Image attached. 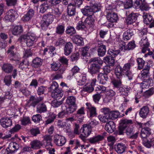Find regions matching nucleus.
I'll list each match as a JSON object with an SVG mask.
<instances>
[{"instance_id": "obj_30", "label": "nucleus", "mask_w": 154, "mask_h": 154, "mask_svg": "<svg viewBox=\"0 0 154 154\" xmlns=\"http://www.w3.org/2000/svg\"><path fill=\"white\" fill-rule=\"evenodd\" d=\"M43 60L38 57L33 59L32 61L31 65L32 67L37 68L40 67L42 64Z\"/></svg>"}, {"instance_id": "obj_19", "label": "nucleus", "mask_w": 154, "mask_h": 154, "mask_svg": "<svg viewBox=\"0 0 154 154\" xmlns=\"http://www.w3.org/2000/svg\"><path fill=\"white\" fill-rule=\"evenodd\" d=\"M82 126V128L80 129V132L82 133L81 135L84 137H87L91 134L92 129L87 124L83 125Z\"/></svg>"}, {"instance_id": "obj_39", "label": "nucleus", "mask_w": 154, "mask_h": 154, "mask_svg": "<svg viewBox=\"0 0 154 154\" xmlns=\"http://www.w3.org/2000/svg\"><path fill=\"white\" fill-rule=\"evenodd\" d=\"M98 55L99 57H103L104 56L106 51V46L102 44L98 46L97 49Z\"/></svg>"}, {"instance_id": "obj_63", "label": "nucleus", "mask_w": 154, "mask_h": 154, "mask_svg": "<svg viewBox=\"0 0 154 154\" xmlns=\"http://www.w3.org/2000/svg\"><path fill=\"white\" fill-rule=\"evenodd\" d=\"M150 67L147 66L141 71V75L142 77L145 78L149 75Z\"/></svg>"}, {"instance_id": "obj_49", "label": "nucleus", "mask_w": 154, "mask_h": 154, "mask_svg": "<svg viewBox=\"0 0 154 154\" xmlns=\"http://www.w3.org/2000/svg\"><path fill=\"white\" fill-rule=\"evenodd\" d=\"M59 97H56L55 98H54L51 102L52 105L55 107H57L59 106L63 103L62 100H59L60 98H58Z\"/></svg>"}, {"instance_id": "obj_57", "label": "nucleus", "mask_w": 154, "mask_h": 154, "mask_svg": "<svg viewBox=\"0 0 154 154\" xmlns=\"http://www.w3.org/2000/svg\"><path fill=\"white\" fill-rule=\"evenodd\" d=\"M51 13L55 18L60 17L61 13L60 11L59 8H57L52 9Z\"/></svg>"}, {"instance_id": "obj_61", "label": "nucleus", "mask_w": 154, "mask_h": 154, "mask_svg": "<svg viewBox=\"0 0 154 154\" xmlns=\"http://www.w3.org/2000/svg\"><path fill=\"white\" fill-rule=\"evenodd\" d=\"M142 88H145V86H151L153 85V81L152 79L151 78H149L146 81H144L142 83Z\"/></svg>"}, {"instance_id": "obj_9", "label": "nucleus", "mask_w": 154, "mask_h": 154, "mask_svg": "<svg viewBox=\"0 0 154 154\" xmlns=\"http://www.w3.org/2000/svg\"><path fill=\"white\" fill-rule=\"evenodd\" d=\"M78 85L82 86L85 84L88 79L86 74L79 73L75 76Z\"/></svg>"}, {"instance_id": "obj_55", "label": "nucleus", "mask_w": 154, "mask_h": 154, "mask_svg": "<svg viewBox=\"0 0 154 154\" xmlns=\"http://www.w3.org/2000/svg\"><path fill=\"white\" fill-rule=\"evenodd\" d=\"M47 110L46 105L44 103L39 104L37 107V111L38 113H42L46 111Z\"/></svg>"}, {"instance_id": "obj_14", "label": "nucleus", "mask_w": 154, "mask_h": 154, "mask_svg": "<svg viewBox=\"0 0 154 154\" xmlns=\"http://www.w3.org/2000/svg\"><path fill=\"white\" fill-rule=\"evenodd\" d=\"M96 81V79H91L90 82H87L84 86V90L89 93L92 92L94 90V87Z\"/></svg>"}, {"instance_id": "obj_18", "label": "nucleus", "mask_w": 154, "mask_h": 154, "mask_svg": "<svg viewBox=\"0 0 154 154\" xmlns=\"http://www.w3.org/2000/svg\"><path fill=\"white\" fill-rule=\"evenodd\" d=\"M95 21V16H89L85 19L84 22L87 28L93 29L94 27Z\"/></svg>"}, {"instance_id": "obj_35", "label": "nucleus", "mask_w": 154, "mask_h": 154, "mask_svg": "<svg viewBox=\"0 0 154 154\" xmlns=\"http://www.w3.org/2000/svg\"><path fill=\"white\" fill-rule=\"evenodd\" d=\"M13 66L10 63H6L3 64L2 67V70L7 73L11 72L13 69Z\"/></svg>"}, {"instance_id": "obj_7", "label": "nucleus", "mask_w": 154, "mask_h": 154, "mask_svg": "<svg viewBox=\"0 0 154 154\" xmlns=\"http://www.w3.org/2000/svg\"><path fill=\"white\" fill-rule=\"evenodd\" d=\"M125 123L126 124V130L125 133L131 139H136L138 137V133L137 132L134 133L135 131L134 130V129L132 124L133 123V122L132 120V122L130 123Z\"/></svg>"}, {"instance_id": "obj_48", "label": "nucleus", "mask_w": 154, "mask_h": 154, "mask_svg": "<svg viewBox=\"0 0 154 154\" xmlns=\"http://www.w3.org/2000/svg\"><path fill=\"white\" fill-rule=\"evenodd\" d=\"M64 91L61 88H59V87L54 91H53L51 93V96H63V94Z\"/></svg>"}, {"instance_id": "obj_36", "label": "nucleus", "mask_w": 154, "mask_h": 154, "mask_svg": "<svg viewBox=\"0 0 154 154\" xmlns=\"http://www.w3.org/2000/svg\"><path fill=\"white\" fill-rule=\"evenodd\" d=\"M57 115L53 112H50L49 113L48 117H46L47 119L45 121V124L48 125L53 122L56 118Z\"/></svg>"}, {"instance_id": "obj_11", "label": "nucleus", "mask_w": 154, "mask_h": 154, "mask_svg": "<svg viewBox=\"0 0 154 154\" xmlns=\"http://www.w3.org/2000/svg\"><path fill=\"white\" fill-rule=\"evenodd\" d=\"M143 21L146 24H149V28L150 29L154 27V19L153 17L150 14L147 13H143Z\"/></svg>"}, {"instance_id": "obj_13", "label": "nucleus", "mask_w": 154, "mask_h": 154, "mask_svg": "<svg viewBox=\"0 0 154 154\" xmlns=\"http://www.w3.org/2000/svg\"><path fill=\"white\" fill-rule=\"evenodd\" d=\"M136 45L134 41L129 42L128 44L125 45V43L124 42L120 46L119 48L121 51H129L133 50L135 48Z\"/></svg>"}, {"instance_id": "obj_12", "label": "nucleus", "mask_w": 154, "mask_h": 154, "mask_svg": "<svg viewBox=\"0 0 154 154\" xmlns=\"http://www.w3.org/2000/svg\"><path fill=\"white\" fill-rule=\"evenodd\" d=\"M103 112L104 113V115L102 116H99V119L100 121L103 123H105L107 122L110 119V114L111 111L110 109L107 108H104L103 109Z\"/></svg>"}, {"instance_id": "obj_3", "label": "nucleus", "mask_w": 154, "mask_h": 154, "mask_svg": "<svg viewBox=\"0 0 154 154\" xmlns=\"http://www.w3.org/2000/svg\"><path fill=\"white\" fill-rule=\"evenodd\" d=\"M89 6H86L81 9V12L84 15L89 16H95L94 14L101 10V8L97 3L90 2Z\"/></svg>"}, {"instance_id": "obj_17", "label": "nucleus", "mask_w": 154, "mask_h": 154, "mask_svg": "<svg viewBox=\"0 0 154 154\" xmlns=\"http://www.w3.org/2000/svg\"><path fill=\"white\" fill-rule=\"evenodd\" d=\"M1 125L5 128H6L11 126L12 121L10 118L4 117L2 118L0 120Z\"/></svg>"}, {"instance_id": "obj_10", "label": "nucleus", "mask_w": 154, "mask_h": 154, "mask_svg": "<svg viewBox=\"0 0 154 154\" xmlns=\"http://www.w3.org/2000/svg\"><path fill=\"white\" fill-rule=\"evenodd\" d=\"M54 143L57 146H62L66 142L65 138L62 135L58 134L55 135L53 138Z\"/></svg>"}, {"instance_id": "obj_25", "label": "nucleus", "mask_w": 154, "mask_h": 154, "mask_svg": "<svg viewBox=\"0 0 154 154\" xmlns=\"http://www.w3.org/2000/svg\"><path fill=\"white\" fill-rule=\"evenodd\" d=\"M135 30L133 29H127L123 35V38L125 41L129 40L131 37L134 34Z\"/></svg>"}, {"instance_id": "obj_16", "label": "nucleus", "mask_w": 154, "mask_h": 154, "mask_svg": "<svg viewBox=\"0 0 154 154\" xmlns=\"http://www.w3.org/2000/svg\"><path fill=\"white\" fill-rule=\"evenodd\" d=\"M140 46L142 47V53H145L147 50L150 51V49L148 48L149 45V43L148 42L147 37H144V38H142L140 42Z\"/></svg>"}, {"instance_id": "obj_53", "label": "nucleus", "mask_w": 154, "mask_h": 154, "mask_svg": "<svg viewBox=\"0 0 154 154\" xmlns=\"http://www.w3.org/2000/svg\"><path fill=\"white\" fill-rule=\"evenodd\" d=\"M117 10L116 6L113 4L109 5L106 8V11L107 14L115 12Z\"/></svg>"}, {"instance_id": "obj_24", "label": "nucleus", "mask_w": 154, "mask_h": 154, "mask_svg": "<svg viewBox=\"0 0 154 154\" xmlns=\"http://www.w3.org/2000/svg\"><path fill=\"white\" fill-rule=\"evenodd\" d=\"M34 10L32 8L29 9L27 13L22 18L23 20L24 21H28L30 20L34 15Z\"/></svg>"}, {"instance_id": "obj_58", "label": "nucleus", "mask_w": 154, "mask_h": 154, "mask_svg": "<svg viewBox=\"0 0 154 154\" xmlns=\"http://www.w3.org/2000/svg\"><path fill=\"white\" fill-rule=\"evenodd\" d=\"M87 27L85 22L82 21H79L77 24L76 28L77 30H82Z\"/></svg>"}, {"instance_id": "obj_38", "label": "nucleus", "mask_w": 154, "mask_h": 154, "mask_svg": "<svg viewBox=\"0 0 154 154\" xmlns=\"http://www.w3.org/2000/svg\"><path fill=\"white\" fill-rule=\"evenodd\" d=\"M126 148L125 144L123 143H120L116 146L115 149L118 153L121 154L125 152Z\"/></svg>"}, {"instance_id": "obj_52", "label": "nucleus", "mask_w": 154, "mask_h": 154, "mask_svg": "<svg viewBox=\"0 0 154 154\" xmlns=\"http://www.w3.org/2000/svg\"><path fill=\"white\" fill-rule=\"evenodd\" d=\"M119 90L122 95L125 96H127L130 94L131 89L130 87L124 88H120Z\"/></svg>"}, {"instance_id": "obj_56", "label": "nucleus", "mask_w": 154, "mask_h": 154, "mask_svg": "<svg viewBox=\"0 0 154 154\" xmlns=\"http://www.w3.org/2000/svg\"><path fill=\"white\" fill-rule=\"evenodd\" d=\"M44 140L46 143L47 146H51V147L52 146L51 144V140L52 139V136L50 135H45L43 137Z\"/></svg>"}, {"instance_id": "obj_62", "label": "nucleus", "mask_w": 154, "mask_h": 154, "mask_svg": "<svg viewBox=\"0 0 154 154\" xmlns=\"http://www.w3.org/2000/svg\"><path fill=\"white\" fill-rule=\"evenodd\" d=\"M20 122L21 124L23 126H26L31 123L30 119L29 117L23 116Z\"/></svg>"}, {"instance_id": "obj_21", "label": "nucleus", "mask_w": 154, "mask_h": 154, "mask_svg": "<svg viewBox=\"0 0 154 154\" xmlns=\"http://www.w3.org/2000/svg\"><path fill=\"white\" fill-rule=\"evenodd\" d=\"M138 14L137 13L132 12L129 14L126 19L128 25L131 24L135 22L137 19Z\"/></svg>"}, {"instance_id": "obj_41", "label": "nucleus", "mask_w": 154, "mask_h": 154, "mask_svg": "<svg viewBox=\"0 0 154 154\" xmlns=\"http://www.w3.org/2000/svg\"><path fill=\"white\" fill-rule=\"evenodd\" d=\"M49 2H44L39 6V13L44 14L48 9L49 7Z\"/></svg>"}, {"instance_id": "obj_28", "label": "nucleus", "mask_w": 154, "mask_h": 154, "mask_svg": "<svg viewBox=\"0 0 154 154\" xmlns=\"http://www.w3.org/2000/svg\"><path fill=\"white\" fill-rule=\"evenodd\" d=\"M67 9L68 14L69 16H74L76 13V7L74 4H69Z\"/></svg>"}, {"instance_id": "obj_54", "label": "nucleus", "mask_w": 154, "mask_h": 154, "mask_svg": "<svg viewBox=\"0 0 154 154\" xmlns=\"http://www.w3.org/2000/svg\"><path fill=\"white\" fill-rule=\"evenodd\" d=\"M28 66V61L27 60H24L20 62L19 67L22 70H24L27 68Z\"/></svg>"}, {"instance_id": "obj_47", "label": "nucleus", "mask_w": 154, "mask_h": 154, "mask_svg": "<svg viewBox=\"0 0 154 154\" xmlns=\"http://www.w3.org/2000/svg\"><path fill=\"white\" fill-rule=\"evenodd\" d=\"M65 32L66 34L72 36L76 33V31L73 26H69L66 27Z\"/></svg>"}, {"instance_id": "obj_42", "label": "nucleus", "mask_w": 154, "mask_h": 154, "mask_svg": "<svg viewBox=\"0 0 154 154\" xmlns=\"http://www.w3.org/2000/svg\"><path fill=\"white\" fill-rule=\"evenodd\" d=\"M69 107L67 108L66 106L64 105H62L61 108L63 109V108H65L69 114L73 113L77 109V105H69Z\"/></svg>"}, {"instance_id": "obj_32", "label": "nucleus", "mask_w": 154, "mask_h": 154, "mask_svg": "<svg viewBox=\"0 0 154 154\" xmlns=\"http://www.w3.org/2000/svg\"><path fill=\"white\" fill-rule=\"evenodd\" d=\"M12 12L11 11H9L6 13V15L4 18V20L7 21L13 22L15 19L14 13Z\"/></svg>"}, {"instance_id": "obj_64", "label": "nucleus", "mask_w": 154, "mask_h": 154, "mask_svg": "<svg viewBox=\"0 0 154 154\" xmlns=\"http://www.w3.org/2000/svg\"><path fill=\"white\" fill-rule=\"evenodd\" d=\"M119 112L118 111H111L110 114V117L111 118L109 120H111L117 119L119 116Z\"/></svg>"}, {"instance_id": "obj_50", "label": "nucleus", "mask_w": 154, "mask_h": 154, "mask_svg": "<svg viewBox=\"0 0 154 154\" xmlns=\"http://www.w3.org/2000/svg\"><path fill=\"white\" fill-rule=\"evenodd\" d=\"M60 85L63 88L65 87L66 88V91L64 90L65 93L64 96H72V95L70 94L72 93V92L70 88L68 87L66 84L63 82H62L60 84Z\"/></svg>"}, {"instance_id": "obj_26", "label": "nucleus", "mask_w": 154, "mask_h": 154, "mask_svg": "<svg viewBox=\"0 0 154 154\" xmlns=\"http://www.w3.org/2000/svg\"><path fill=\"white\" fill-rule=\"evenodd\" d=\"M97 79L100 84L104 85L108 79V75L102 72L99 73L97 76Z\"/></svg>"}, {"instance_id": "obj_60", "label": "nucleus", "mask_w": 154, "mask_h": 154, "mask_svg": "<svg viewBox=\"0 0 154 154\" xmlns=\"http://www.w3.org/2000/svg\"><path fill=\"white\" fill-rule=\"evenodd\" d=\"M69 115L65 108H63V109L60 112L57 114L58 118L62 119L66 117V116Z\"/></svg>"}, {"instance_id": "obj_45", "label": "nucleus", "mask_w": 154, "mask_h": 154, "mask_svg": "<svg viewBox=\"0 0 154 154\" xmlns=\"http://www.w3.org/2000/svg\"><path fill=\"white\" fill-rule=\"evenodd\" d=\"M114 58L109 55L104 57L103 60L105 63H107L110 66H113L115 63Z\"/></svg>"}, {"instance_id": "obj_33", "label": "nucleus", "mask_w": 154, "mask_h": 154, "mask_svg": "<svg viewBox=\"0 0 154 154\" xmlns=\"http://www.w3.org/2000/svg\"><path fill=\"white\" fill-rule=\"evenodd\" d=\"M121 50L119 49H116L115 48H109L107 51V54L112 57L115 58L120 53Z\"/></svg>"}, {"instance_id": "obj_27", "label": "nucleus", "mask_w": 154, "mask_h": 154, "mask_svg": "<svg viewBox=\"0 0 154 154\" xmlns=\"http://www.w3.org/2000/svg\"><path fill=\"white\" fill-rule=\"evenodd\" d=\"M104 138L103 135H97L90 138L88 139L89 142L91 144L99 143L100 141H102Z\"/></svg>"}, {"instance_id": "obj_2", "label": "nucleus", "mask_w": 154, "mask_h": 154, "mask_svg": "<svg viewBox=\"0 0 154 154\" xmlns=\"http://www.w3.org/2000/svg\"><path fill=\"white\" fill-rule=\"evenodd\" d=\"M151 134V129L149 127H143L141 129L140 136L143 140V145L147 148H150L153 145L154 139L153 138H149L148 140L147 137Z\"/></svg>"}, {"instance_id": "obj_4", "label": "nucleus", "mask_w": 154, "mask_h": 154, "mask_svg": "<svg viewBox=\"0 0 154 154\" xmlns=\"http://www.w3.org/2000/svg\"><path fill=\"white\" fill-rule=\"evenodd\" d=\"M132 64L129 62L125 63L123 67L122 68L120 65H118L116 66L115 69V72L116 69H119L120 72L123 77V75H125L126 77L128 78L129 80H132L133 77V74L131 70V66Z\"/></svg>"}, {"instance_id": "obj_43", "label": "nucleus", "mask_w": 154, "mask_h": 154, "mask_svg": "<svg viewBox=\"0 0 154 154\" xmlns=\"http://www.w3.org/2000/svg\"><path fill=\"white\" fill-rule=\"evenodd\" d=\"M65 26L64 24H59L56 27V33L59 35H62L65 31Z\"/></svg>"}, {"instance_id": "obj_8", "label": "nucleus", "mask_w": 154, "mask_h": 154, "mask_svg": "<svg viewBox=\"0 0 154 154\" xmlns=\"http://www.w3.org/2000/svg\"><path fill=\"white\" fill-rule=\"evenodd\" d=\"M130 123L132 122V120L131 119H122L121 120L120 124V125L118 127V130L117 131V134L119 135H124V133L125 132L126 128V127L125 123Z\"/></svg>"}, {"instance_id": "obj_5", "label": "nucleus", "mask_w": 154, "mask_h": 154, "mask_svg": "<svg viewBox=\"0 0 154 154\" xmlns=\"http://www.w3.org/2000/svg\"><path fill=\"white\" fill-rule=\"evenodd\" d=\"M120 69H116L115 72V74L117 79H114L112 80L111 83L113 85L114 88H121V86L122 85V76L121 74L119 72Z\"/></svg>"}, {"instance_id": "obj_37", "label": "nucleus", "mask_w": 154, "mask_h": 154, "mask_svg": "<svg viewBox=\"0 0 154 154\" xmlns=\"http://www.w3.org/2000/svg\"><path fill=\"white\" fill-rule=\"evenodd\" d=\"M149 112V109L148 106H144L141 108L139 112L140 116L143 118H145Z\"/></svg>"}, {"instance_id": "obj_40", "label": "nucleus", "mask_w": 154, "mask_h": 154, "mask_svg": "<svg viewBox=\"0 0 154 154\" xmlns=\"http://www.w3.org/2000/svg\"><path fill=\"white\" fill-rule=\"evenodd\" d=\"M32 149H35L40 148L42 144L40 141L38 140H34L32 141L30 143Z\"/></svg>"}, {"instance_id": "obj_20", "label": "nucleus", "mask_w": 154, "mask_h": 154, "mask_svg": "<svg viewBox=\"0 0 154 154\" xmlns=\"http://www.w3.org/2000/svg\"><path fill=\"white\" fill-rule=\"evenodd\" d=\"M106 123L105 125V130L109 133H112L113 132L115 128V125L114 122L109 120Z\"/></svg>"}, {"instance_id": "obj_15", "label": "nucleus", "mask_w": 154, "mask_h": 154, "mask_svg": "<svg viewBox=\"0 0 154 154\" xmlns=\"http://www.w3.org/2000/svg\"><path fill=\"white\" fill-rule=\"evenodd\" d=\"M16 51V50L14 45H12L9 48L7 52L10 60L14 61L17 60L18 56Z\"/></svg>"}, {"instance_id": "obj_22", "label": "nucleus", "mask_w": 154, "mask_h": 154, "mask_svg": "<svg viewBox=\"0 0 154 154\" xmlns=\"http://www.w3.org/2000/svg\"><path fill=\"white\" fill-rule=\"evenodd\" d=\"M43 99V97H30L28 103H30L31 106L34 107Z\"/></svg>"}, {"instance_id": "obj_23", "label": "nucleus", "mask_w": 154, "mask_h": 154, "mask_svg": "<svg viewBox=\"0 0 154 154\" xmlns=\"http://www.w3.org/2000/svg\"><path fill=\"white\" fill-rule=\"evenodd\" d=\"M73 46L72 44L70 42H67L64 47V54L65 55H69L72 51Z\"/></svg>"}, {"instance_id": "obj_51", "label": "nucleus", "mask_w": 154, "mask_h": 154, "mask_svg": "<svg viewBox=\"0 0 154 154\" xmlns=\"http://www.w3.org/2000/svg\"><path fill=\"white\" fill-rule=\"evenodd\" d=\"M43 19L46 20L50 24L54 20V16L50 12H48L47 14L44 15L43 16Z\"/></svg>"}, {"instance_id": "obj_34", "label": "nucleus", "mask_w": 154, "mask_h": 154, "mask_svg": "<svg viewBox=\"0 0 154 154\" xmlns=\"http://www.w3.org/2000/svg\"><path fill=\"white\" fill-rule=\"evenodd\" d=\"M134 7L137 9L140 8V9L142 10L148 11L150 8L148 4L145 1L143 2H140V5L137 6L135 4H134Z\"/></svg>"}, {"instance_id": "obj_46", "label": "nucleus", "mask_w": 154, "mask_h": 154, "mask_svg": "<svg viewBox=\"0 0 154 154\" xmlns=\"http://www.w3.org/2000/svg\"><path fill=\"white\" fill-rule=\"evenodd\" d=\"M106 90V88L103 86H99L97 87L95 90L96 94H94L93 96H99L101 93L104 92Z\"/></svg>"}, {"instance_id": "obj_44", "label": "nucleus", "mask_w": 154, "mask_h": 154, "mask_svg": "<svg viewBox=\"0 0 154 154\" xmlns=\"http://www.w3.org/2000/svg\"><path fill=\"white\" fill-rule=\"evenodd\" d=\"M23 31V28L21 25L16 26L12 31V34L14 35L20 34Z\"/></svg>"}, {"instance_id": "obj_59", "label": "nucleus", "mask_w": 154, "mask_h": 154, "mask_svg": "<svg viewBox=\"0 0 154 154\" xmlns=\"http://www.w3.org/2000/svg\"><path fill=\"white\" fill-rule=\"evenodd\" d=\"M47 91V87L46 86H41L38 88L37 93L38 95H41L45 94Z\"/></svg>"}, {"instance_id": "obj_6", "label": "nucleus", "mask_w": 154, "mask_h": 154, "mask_svg": "<svg viewBox=\"0 0 154 154\" xmlns=\"http://www.w3.org/2000/svg\"><path fill=\"white\" fill-rule=\"evenodd\" d=\"M22 38L24 42L26 43L27 46L30 47L32 46L35 42L36 36L34 34L29 32L26 34L23 35Z\"/></svg>"}, {"instance_id": "obj_1", "label": "nucleus", "mask_w": 154, "mask_h": 154, "mask_svg": "<svg viewBox=\"0 0 154 154\" xmlns=\"http://www.w3.org/2000/svg\"><path fill=\"white\" fill-rule=\"evenodd\" d=\"M88 63L90 64L88 68V72L93 75L99 72L103 62L100 57H95L91 58Z\"/></svg>"}, {"instance_id": "obj_31", "label": "nucleus", "mask_w": 154, "mask_h": 154, "mask_svg": "<svg viewBox=\"0 0 154 154\" xmlns=\"http://www.w3.org/2000/svg\"><path fill=\"white\" fill-rule=\"evenodd\" d=\"M106 18L109 22H116L118 19L117 14L115 12L108 13Z\"/></svg>"}, {"instance_id": "obj_29", "label": "nucleus", "mask_w": 154, "mask_h": 154, "mask_svg": "<svg viewBox=\"0 0 154 154\" xmlns=\"http://www.w3.org/2000/svg\"><path fill=\"white\" fill-rule=\"evenodd\" d=\"M72 39L73 42L77 45L82 46L84 45V39L79 35L73 36Z\"/></svg>"}]
</instances>
